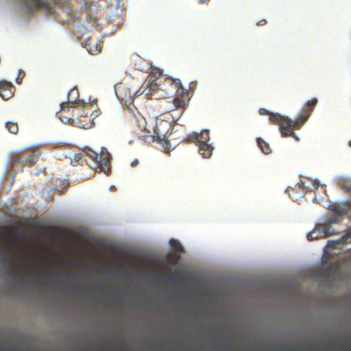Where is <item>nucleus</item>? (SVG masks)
Instances as JSON below:
<instances>
[{
  "label": "nucleus",
  "mask_w": 351,
  "mask_h": 351,
  "mask_svg": "<svg viewBox=\"0 0 351 351\" xmlns=\"http://www.w3.org/2000/svg\"><path fill=\"white\" fill-rule=\"evenodd\" d=\"M348 145L351 147V140L348 142Z\"/></svg>",
  "instance_id": "33"
},
{
  "label": "nucleus",
  "mask_w": 351,
  "mask_h": 351,
  "mask_svg": "<svg viewBox=\"0 0 351 351\" xmlns=\"http://www.w3.org/2000/svg\"><path fill=\"white\" fill-rule=\"evenodd\" d=\"M199 147V154L204 158H209L213 150V147L208 143H200L197 145Z\"/></svg>",
  "instance_id": "15"
},
{
  "label": "nucleus",
  "mask_w": 351,
  "mask_h": 351,
  "mask_svg": "<svg viewBox=\"0 0 351 351\" xmlns=\"http://www.w3.org/2000/svg\"><path fill=\"white\" fill-rule=\"evenodd\" d=\"M210 140L208 130H203L199 134L193 133L185 138L189 143H195L197 145L200 143H208Z\"/></svg>",
  "instance_id": "9"
},
{
  "label": "nucleus",
  "mask_w": 351,
  "mask_h": 351,
  "mask_svg": "<svg viewBox=\"0 0 351 351\" xmlns=\"http://www.w3.org/2000/svg\"><path fill=\"white\" fill-rule=\"evenodd\" d=\"M84 151L88 156H90L93 160H97L98 154L96 152L93 151V149L88 147L85 148Z\"/></svg>",
  "instance_id": "22"
},
{
  "label": "nucleus",
  "mask_w": 351,
  "mask_h": 351,
  "mask_svg": "<svg viewBox=\"0 0 351 351\" xmlns=\"http://www.w3.org/2000/svg\"><path fill=\"white\" fill-rule=\"evenodd\" d=\"M173 128L170 122L164 119L157 120L152 135L154 141L160 143H166L171 134Z\"/></svg>",
  "instance_id": "5"
},
{
  "label": "nucleus",
  "mask_w": 351,
  "mask_h": 351,
  "mask_svg": "<svg viewBox=\"0 0 351 351\" xmlns=\"http://www.w3.org/2000/svg\"><path fill=\"white\" fill-rule=\"evenodd\" d=\"M8 274L10 276H14V281L16 282L18 280V278L15 276V272L13 269H9Z\"/></svg>",
  "instance_id": "27"
},
{
  "label": "nucleus",
  "mask_w": 351,
  "mask_h": 351,
  "mask_svg": "<svg viewBox=\"0 0 351 351\" xmlns=\"http://www.w3.org/2000/svg\"><path fill=\"white\" fill-rule=\"evenodd\" d=\"M317 103V100L315 98L311 99L306 103L301 114L297 119L298 123L296 124L298 125V127H302L303 124L307 121Z\"/></svg>",
  "instance_id": "8"
},
{
  "label": "nucleus",
  "mask_w": 351,
  "mask_h": 351,
  "mask_svg": "<svg viewBox=\"0 0 351 351\" xmlns=\"http://www.w3.org/2000/svg\"><path fill=\"white\" fill-rule=\"evenodd\" d=\"M317 231H316L315 230L313 231V232H309L308 234H307V239L308 241H313L314 239L317 238V236L316 237H314V234H315Z\"/></svg>",
  "instance_id": "26"
},
{
  "label": "nucleus",
  "mask_w": 351,
  "mask_h": 351,
  "mask_svg": "<svg viewBox=\"0 0 351 351\" xmlns=\"http://www.w3.org/2000/svg\"><path fill=\"white\" fill-rule=\"evenodd\" d=\"M1 239L10 244L13 243L15 239L14 234L12 230L5 229L1 235Z\"/></svg>",
  "instance_id": "17"
},
{
  "label": "nucleus",
  "mask_w": 351,
  "mask_h": 351,
  "mask_svg": "<svg viewBox=\"0 0 351 351\" xmlns=\"http://www.w3.org/2000/svg\"><path fill=\"white\" fill-rule=\"evenodd\" d=\"M61 146H62L61 145H56V147H61Z\"/></svg>",
  "instance_id": "36"
},
{
  "label": "nucleus",
  "mask_w": 351,
  "mask_h": 351,
  "mask_svg": "<svg viewBox=\"0 0 351 351\" xmlns=\"http://www.w3.org/2000/svg\"><path fill=\"white\" fill-rule=\"evenodd\" d=\"M25 76V73L24 71L19 69L18 72L17 77L16 78V82L19 84H21L23 79Z\"/></svg>",
  "instance_id": "24"
},
{
  "label": "nucleus",
  "mask_w": 351,
  "mask_h": 351,
  "mask_svg": "<svg viewBox=\"0 0 351 351\" xmlns=\"http://www.w3.org/2000/svg\"><path fill=\"white\" fill-rule=\"evenodd\" d=\"M84 162V157L82 154H77L73 156V158L71 160V165L73 166H76L77 165H82Z\"/></svg>",
  "instance_id": "20"
},
{
  "label": "nucleus",
  "mask_w": 351,
  "mask_h": 351,
  "mask_svg": "<svg viewBox=\"0 0 351 351\" xmlns=\"http://www.w3.org/2000/svg\"><path fill=\"white\" fill-rule=\"evenodd\" d=\"M267 24V21L265 19H262L257 22L256 25L258 26H263Z\"/></svg>",
  "instance_id": "28"
},
{
  "label": "nucleus",
  "mask_w": 351,
  "mask_h": 351,
  "mask_svg": "<svg viewBox=\"0 0 351 351\" xmlns=\"http://www.w3.org/2000/svg\"><path fill=\"white\" fill-rule=\"evenodd\" d=\"M110 189H111V190H112V189H115V187H114V186H111Z\"/></svg>",
  "instance_id": "35"
},
{
  "label": "nucleus",
  "mask_w": 351,
  "mask_h": 351,
  "mask_svg": "<svg viewBox=\"0 0 351 351\" xmlns=\"http://www.w3.org/2000/svg\"><path fill=\"white\" fill-rule=\"evenodd\" d=\"M261 114L269 115V119L270 122L272 123L273 124H278L279 125H280L282 121H283L284 119L285 118V117L282 116L279 113L269 112L265 109L261 110Z\"/></svg>",
  "instance_id": "13"
},
{
  "label": "nucleus",
  "mask_w": 351,
  "mask_h": 351,
  "mask_svg": "<svg viewBox=\"0 0 351 351\" xmlns=\"http://www.w3.org/2000/svg\"><path fill=\"white\" fill-rule=\"evenodd\" d=\"M93 124V122L89 116L87 114L79 115L78 113H77L74 125H77L79 127L84 129H87L92 127Z\"/></svg>",
  "instance_id": "11"
},
{
  "label": "nucleus",
  "mask_w": 351,
  "mask_h": 351,
  "mask_svg": "<svg viewBox=\"0 0 351 351\" xmlns=\"http://www.w3.org/2000/svg\"><path fill=\"white\" fill-rule=\"evenodd\" d=\"M343 188L348 191L351 190V188L350 186H347L346 185L343 186Z\"/></svg>",
  "instance_id": "31"
},
{
  "label": "nucleus",
  "mask_w": 351,
  "mask_h": 351,
  "mask_svg": "<svg viewBox=\"0 0 351 351\" xmlns=\"http://www.w3.org/2000/svg\"><path fill=\"white\" fill-rule=\"evenodd\" d=\"M319 181L317 180H315L313 181V188H314V189H317L319 187Z\"/></svg>",
  "instance_id": "30"
},
{
  "label": "nucleus",
  "mask_w": 351,
  "mask_h": 351,
  "mask_svg": "<svg viewBox=\"0 0 351 351\" xmlns=\"http://www.w3.org/2000/svg\"><path fill=\"white\" fill-rule=\"evenodd\" d=\"M5 126L8 131L12 134H16L19 132L17 123L9 121L6 123Z\"/></svg>",
  "instance_id": "19"
},
{
  "label": "nucleus",
  "mask_w": 351,
  "mask_h": 351,
  "mask_svg": "<svg viewBox=\"0 0 351 351\" xmlns=\"http://www.w3.org/2000/svg\"><path fill=\"white\" fill-rule=\"evenodd\" d=\"M139 164V160L138 159H134L132 162H131V167H137V165H138Z\"/></svg>",
  "instance_id": "29"
},
{
  "label": "nucleus",
  "mask_w": 351,
  "mask_h": 351,
  "mask_svg": "<svg viewBox=\"0 0 351 351\" xmlns=\"http://www.w3.org/2000/svg\"><path fill=\"white\" fill-rule=\"evenodd\" d=\"M14 86L12 83L7 81L0 82V97L3 99L8 100L14 95Z\"/></svg>",
  "instance_id": "10"
},
{
  "label": "nucleus",
  "mask_w": 351,
  "mask_h": 351,
  "mask_svg": "<svg viewBox=\"0 0 351 351\" xmlns=\"http://www.w3.org/2000/svg\"><path fill=\"white\" fill-rule=\"evenodd\" d=\"M149 74L156 78H158L162 75V71L160 69L152 68Z\"/></svg>",
  "instance_id": "23"
},
{
  "label": "nucleus",
  "mask_w": 351,
  "mask_h": 351,
  "mask_svg": "<svg viewBox=\"0 0 351 351\" xmlns=\"http://www.w3.org/2000/svg\"><path fill=\"white\" fill-rule=\"evenodd\" d=\"M315 230L317 231V232L322 233L324 237L335 234L331 225L327 222L322 224H317L315 227Z\"/></svg>",
  "instance_id": "12"
},
{
  "label": "nucleus",
  "mask_w": 351,
  "mask_h": 351,
  "mask_svg": "<svg viewBox=\"0 0 351 351\" xmlns=\"http://www.w3.org/2000/svg\"><path fill=\"white\" fill-rule=\"evenodd\" d=\"M40 156V152L36 147L26 148L14 154L12 157V162L32 166L36 164Z\"/></svg>",
  "instance_id": "3"
},
{
  "label": "nucleus",
  "mask_w": 351,
  "mask_h": 351,
  "mask_svg": "<svg viewBox=\"0 0 351 351\" xmlns=\"http://www.w3.org/2000/svg\"><path fill=\"white\" fill-rule=\"evenodd\" d=\"M95 161L101 171L104 172L106 175L110 173L111 156L105 147L101 148L100 154L98 155V158Z\"/></svg>",
  "instance_id": "7"
},
{
  "label": "nucleus",
  "mask_w": 351,
  "mask_h": 351,
  "mask_svg": "<svg viewBox=\"0 0 351 351\" xmlns=\"http://www.w3.org/2000/svg\"><path fill=\"white\" fill-rule=\"evenodd\" d=\"M342 219V215L340 213H338L335 214L334 216L330 217L326 222L331 225L332 223H336L339 222L340 221H341Z\"/></svg>",
  "instance_id": "21"
},
{
  "label": "nucleus",
  "mask_w": 351,
  "mask_h": 351,
  "mask_svg": "<svg viewBox=\"0 0 351 351\" xmlns=\"http://www.w3.org/2000/svg\"><path fill=\"white\" fill-rule=\"evenodd\" d=\"M171 244L176 249L179 250L180 248H182V246L180 243L176 241V240L171 239Z\"/></svg>",
  "instance_id": "25"
},
{
  "label": "nucleus",
  "mask_w": 351,
  "mask_h": 351,
  "mask_svg": "<svg viewBox=\"0 0 351 351\" xmlns=\"http://www.w3.org/2000/svg\"><path fill=\"white\" fill-rule=\"evenodd\" d=\"M298 119L293 121L291 119L285 117L283 121L279 125V130L282 136H293L295 139L298 141L299 138L294 133V130H298L301 127H298L296 124Z\"/></svg>",
  "instance_id": "6"
},
{
  "label": "nucleus",
  "mask_w": 351,
  "mask_h": 351,
  "mask_svg": "<svg viewBox=\"0 0 351 351\" xmlns=\"http://www.w3.org/2000/svg\"><path fill=\"white\" fill-rule=\"evenodd\" d=\"M10 252L8 248L4 245H0V258L1 262L5 265L9 263Z\"/></svg>",
  "instance_id": "18"
},
{
  "label": "nucleus",
  "mask_w": 351,
  "mask_h": 351,
  "mask_svg": "<svg viewBox=\"0 0 351 351\" xmlns=\"http://www.w3.org/2000/svg\"><path fill=\"white\" fill-rule=\"evenodd\" d=\"M86 104H85L83 100L62 103L61 104L60 110L56 113V115L62 123L74 125V117H76L77 113L75 110L71 111V108L77 105L84 106Z\"/></svg>",
  "instance_id": "4"
},
{
  "label": "nucleus",
  "mask_w": 351,
  "mask_h": 351,
  "mask_svg": "<svg viewBox=\"0 0 351 351\" xmlns=\"http://www.w3.org/2000/svg\"><path fill=\"white\" fill-rule=\"evenodd\" d=\"M200 3H205L209 1V0H199Z\"/></svg>",
  "instance_id": "32"
},
{
  "label": "nucleus",
  "mask_w": 351,
  "mask_h": 351,
  "mask_svg": "<svg viewBox=\"0 0 351 351\" xmlns=\"http://www.w3.org/2000/svg\"><path fill=\"white\" fill-rule=\"evenodd\" d=\"M25 8L29 11L41 9L47 14L54 12L56 7H63L68 3L69 0H21Z\"/></svg>",
  "instance_id": "1"
},
{
  "label": "nucleus",
  "mask_w": 351,
  "mask_h": 351,
  "mask_svg": "<svg viewBox=\"0 0 351 351\" xmlns=\"http://www.w3.org/2000/svg\"><path fill=\"white\" fill-rule=\"evenodd\" d=\"M96 51H98V52H100L101 51V47H99V49H97Z\"/></svg>",
  "instance_id": "34"
},
{
  "label": "nucleus",
  "mask_w": 351,
  "mask_h": 351,
  "mask_svg": "<svg viewBox=\"0 0 351 351\" xmlns=\"http://www.w3.org/2000/svg\"><path fill=\"white\" fill-rule=\"evenodd\" d=\"M256 143L260 149L265 154H269L271 152V149L270 148L268 143L265 141L262 138L258 137L256 138Z\"/></svg>",
  "instance_id": "16"
},
{
  "label": "nucleus",
  "mask_w": 351,
  "mask_h": 351,
  "mask_svg": "<svg viewBox=\"0 0 351 351\" xmlns=\"http://www.w3.org/2000/svg\"><path fill=\"white\" fill-rule=\"evenodd\" d=\"M351 242V227L348 228L346 234L339 239L336 241H329L328 243V246L333 247L337 244L346 243Z\"/></svg>",
  "instance_id": "14"
},
{
  "label": "nucleus",
  "mask_w": 351,
  "mask_h": 351,
  "mask_svg": "<svg viewBox=\"0 0 351 351\" xmlns=\"http://www.w3.org/2000/svg\"><path fill=\"white\" fill-rule=\"evenodd\" d=\"M170 84L174 86L175 89H176L177 97L173 99L172 105L167 109V112L180 109L183 112L186 108V100L189 92L183 87L179 79L171 80Z\"/></svg>",
  "instance_id": "2"
}]
</instances>
